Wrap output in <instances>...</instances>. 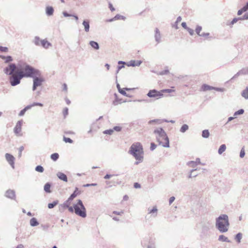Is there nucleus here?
<instances>
[{"mask_svg":"<svg viewBox=\"0 0 248 248\" xmlns=\"http://www.w3.org/2000/svg\"><path fill=\"white\" fill-rule=\"evenodd\" d=\"M17 67L15 63H10L4 69V72L7 75L11 76L9 82L12 86H15L20 83L23 78L19 71H16Z\"/></svg>","mask_w":248,"mask_h":248,"instance_id":"f257e3e1","label":"nucleus"},{"mask_svg":"<svg viewBox=\"0 0 248 248\" xmlns=\"http://www.w3.org/2000/svg\"><path fill=\"white\" fill-rule=\"evenodd\" d=\"M230 223L228 216L226 214L220 215L216 219V227L221 232L228 231Z\"/></svg>","mask_w":248,"mask_h":248,"instance_id":"f03ea898","label":"nucleus"},{"mask_svg":"<svg viewBox=\"0 0 248 248\" xmlns=\"http://www.w3.org/2000/svg\"><path fill=\"white\" fill-rule=\"evenodd\" d=\"M154 133L156 135V140L159 145L164 147H169V139L166 133L162 127L155 129L154 131Z\"/></svg>","mask_w":248,"mask_h":248,"instance_id":"7ed1b4c3","label":"nucleus"},{"mask_svg":"<svg viewBox=\"0 0 248 248\" xmlns=\"http://www.w3.org/2000/svg\"><path fill=\"white\" fill-rule=\"evenodd\" d=\"M67 208L70 212H74L76 215L80 217L85 218L87 216L86 208L81 200H78L77 203L74 204L73 207L69 206Z\"/></svg>","mask_w":248,"mask_h":248,"instance_id":"20e7f679","label":"nucleus"},{"mask_svg":"<svg viewBox=\"0 0 248 248\" xmlns=\"http://www.w3.org/2000/svg\"><path fill=\"white\" fill-rule=\"evenodd\" d=\"M23 78H33L35 76H41V72L31 66L25 63L22 70L19 71Z\"/></svg>","mask_w":248,"mask_h":248,"instance_id":"39448f33","label":"nucleus"},{"mask_svg":"<svg viewBox=\"0 0 248 248\" xmlns=\"http://www.w3.org/2000/svg\"><path fill=\"white\" fill-rule=\"evenodd\" d=\"M128 153L131 155H142L143 149L142 144L139 142L133 143L130 147Z\"/></svg>","mask_w":248,"mask_h":248,"instance_id":"423d86ee","label":"nucleus"},{"mask_svg":"<svg viewBox=\"0 0 248 248\" xmlns=\"http://www.w3.org/2000/svg\"><path fill=\"white\" fill-rule=\"evenodd\" d=\"M147 95L150 98H154L155 99H158L163 96V94L162 93L161 90L158 91L155 89L150 90Z\"/></svg>","mask_w":248,"mask_h":248,"instance_id":"0eeeda50","label":"nucleus"},{"mask_svg":"<svg viewBox=\"0 0 248 248\" xmlns=\"http://www.w3.org/2000/svg\"><path fill=\"white\" fill-rule=\"evenodd\" d=\"M40 76H35L32 78H33L32 90L33 91L36 90L37 87L41 86L42 83L44 81V78H40Z\"/></svg>","mask_w":248,"mask_h":248,"instance_id":"6e6552de","label":"nucleus"},{"mask_svg":"<svg viewBox=\"0 0 248 248\" xmlns=\"http://www.w3.org/2000/svg\"><path fill=\"white\" fill-rule=\"evenodd\" d=\"M211 90L221 92H223L225 91V89L223 88L214 87L206 84H203L201 87V91L204 92Z\"/></svg>","mask_w":248,"mask_h":248,"instance_id":"1a4fd4ad","label":"nucleus"},{"mask_svg":"<svg viewBox=\"0 0 248 248\" xmlns=\"http://www.w3.org/2000/svg\"><path fill=\"white\" fill-rule=\"evenodd\" d=\"M22 124V121H18L16 124V126L14 127V132L17 136L22 135V134H20V132L21 131Z\"/></svg>","mask_w":248,"mask_h":248,"instance_id":"9d476101","label":"nucleus"},{"mask_svg":"<svg viewBox=\"0 0 248 248\" xmlns=\"http://www.w3.org/2000/svg\"><path fill=\"white\" fill-rule=\"evenodd\" d=\"M5 196L7 198L15 200L16 199V193L15 190L10 189L7 190L5 193Z\"/></svg>","mask_w":248,"mask_h":248,"instance_id":"9b49d317","label":"nucleus"},{"mask_svg":"<svg viewBox=\"0 0 248 248\" xmlns=\"http://www.w3.org/2000/svg\"><path fill=\"white\" fill-rule=\"evenodd\" d=\"M155 40L157 44H159V43H160L161 41V36L160 31L158 28H156L155 29Z\"/></svg>","mask_w":248,"mask_h":248,"instance_id":"f8f14e48","label":"nucleus"},{"mask_svg":"<svg viewBox=\"0 0 248 248\" xmlns=\"http://www.w3.org/2000/svg\"><path fill=\"white\" fill-rule=\"evenodd\" d=\"M6 160L11 165L13 169L15 168V160L14 156H5Z\"/></svg>","mask_w":248,"mask_h":248,"instance_id":"ddd939ff","label":"nucleus"},{"mask_svg":"<svg viewBox=\"0 0 248 248\" xmlns=\"http://www.w3.org/2000/svg\"><path fill=\"white\" fill-rule=\"evenodd\" d=\"M82 25L84 28V31L88 32L90 31V21L89 19H84L82 22Z\"/></svg>","mask_w":248,"mask_h":248,"instance_id":"4468645a","label":"nucleus"},{"mask_svg":"<svg viewBox=\"0 0 248 248\" xmlns=\"http://www.w3.org/2000/svg\"><path fill=\"white\" fill-rule=\"evenodd\" d=\"M142 63L141 61H135V60H131L127 64V66H140Z\"/></svg>","mask_w":248,"mask_h":248,"instance_id":"2eb2a0df","label":"nucleus"},{"mask_svg":"<svg viewBox=\"0 0 248 248\" xmlns=\"http://www.w3.org/2000/svg\"><path fill=\"white\" fill-rule=\"evenodd\" d=\"M57 177L61 180L64 181V182H67V177L66 174H65L64 173L62 172H58L57 173Z\"/></svg>","mask_w":248,"mask_h":248,"instance_id":"dca6fc26","label":"nucleus"},{"mask_svg":"<svg viewBox=\"0 0 248 248\" xmlns=\"http://www.w3.org/2000/svg\"><path fill=\"white\" fill-rule=\"evenodd\" d=\"M41 45L45 48L47 49L52 46L51 44L46 39L41 40Z\"/></svg>","mask_w":248,"mask_h":248,"instance_id":"f3484780","label":"nucleus"},{"mask_svg":"<svg viewBox=\"0 0 248 248\" xmlns=\"http://www.w3.org/2000/svg\"><path fill=\"white\" fill-rule=\"evenodd\" d=\"M54 8L53 7L48 6L46 8V14L47 16H51L54 13Z\"/></svg>","mask_w":248,"mask_h":248,"instance_id":"a211bd4d","label":"nucleus"},{"mask_svg":"<svg viewBox=\"0 0 248 248\" xmlns=\"http://www.w3.org/2000/svg\"><path fill=\"white\" fill-rule=\"evenodd\" d=\"M80 191L78 190V187H76L75 191L70 196L69 200H73L75 198H76L78 195L80 194Z\"/></svg>","mask_w":248,"mask_h":248,"instance_id":"6ab92c4d","label":"nucleus"},{"mask_svg":"<svg viewBox=\"0 0 248 248\" xmlns=\"http://www.w3.org/2000/svg\"><path fill=\"white\" fill-rule=\"evenodd\" d=\"M199 170L198 168L193 169L190 170L189 173L187 176L188 178H191L192 177H196L199 174L198 173H196L195 171Z\"/></svg>","mask_w":248,"mask_h":248,"instance_id":"aec40b11","label":"nucleus"},{"mask_svg":"<svg viewBox=\"0 0 248 248\" xmlns=\"http://www.w3.org/2000/svg\"><path fill=\"white\" fill-rule=\"evenodd\" d=\"M148 214H151L154 217H155L157 216V209L156 206H154L152 209H148Z\"/></svg>","mask_w":248,"mask_h":248,"instance_id":"412c9836","label":"nucleus"},{"mask_svg":"<svg viewBox=\"0 0 248 248\" xmlns=\"http://www.w3.org/2000/svg\"><path fill=\"white\" fill-rule=\"evenodd\" d=\"M30 224L31 227H35L38 225L39 223L35 217H32L30 219Z\"/></svg>","mask_w":248,"mask_h":248,"instance_id":"4be33fe9","label":"nucleus"},{"mask_svg":"<svg viewBox=\"0 0 248 248\" xmlns=\"http://www.w3.org/2000/svg\"><path fill=\"white\" fill-rule=\"evenodd\" d=\"M89 45L94 49L98 50L99 49V45L97 42L91 41L89 42Z\"/></svg>","mask_w":248,"mask_h":248,"instance_id":"5701e85b","label":"nucleus"},{"mask_svg":"<svg viewBox=\"0 0 248 248\" xmlns=\"http://www.w3.org/2000/svg\"><path fill=\"white\" fill-rule=\"evenodd\" d=\"M0 58L5 60V63H9L13 61V59L11 56H5L3 55H0Z\"/></svg>","mask_w":248,"mask_h":248,"instance_id":"b1692460","label":"nucleus"},{"mask_svg":"<svg viewBox=\"0 0 248 248\" xmlns=\"http://www.w3.org/2000/svg\"><path fill=\"white\" fill-rule=\"evenodd\" d=\"M51 185L50 183H46L44 186V190L46 193H49L51 192L50 190Z\"/></svg>","mask_w":248,"mask_h":248,"instance_id":"393cba45","label":"nucleus"},{"mask_svg":"<svg viewBox=\"0 0 248 248\" xmlns=\"http://www.w3.org/2000/svg\"><path fill=\"white\" fill-rule=\"evenodd\" d=\"M248 10V6L245 4L241 9L239 10L237 12V15L240 16L243 13L245 12Z\"/></svg>","mask_w":248,"mask_h":248,"instance_id":"a878e982","label":"nucleus"},{"mask_svg":"<svg viewBox=\"0 0 248 248\" xmlns=\"http://www.w3.org/2000/svg\"><path fill=\"white\" fill-rule=\"evenodd\" d=\"M241 95L245 99H248V86L242 92Z\"/></svg>","mask_w":248,"mask_h":248,"instance_id":"bb28decb","label":"nucleus"},{"mask_svg":"<svg viewBox=\"0 0 248 248\" xmlns=\"http://www.w3.org/2000/svg\"><path fill=\"white\" fill-rule=\"evenodd\" d=\"M125 62H123V61H119L118 62V64H119L118 66H117V70L116 71V74L118 73L119 71L123 68H124V64H125Z\"/></svg>","mask_w":248,"mask_h":248,"instance_id":"cd10ccee","label":"nucleus"},{"mask_svg":"<svg viewBox=\"0 0 248 248\" xmlns=\"http://www.w3.org/2000/svg\"><path fill=\"white\" fill-rule=\"evenodd\" d=\"M72 200H69V198L63 202V204H61L60 206H62L63 208H66L69 207V205L70 204Z\"/></svg>","mask_w":248,"mask_h":248,"instance_id":"c85d7f7f","label":"nucleus"},{"mask_svg":"<svg viewBox=\"0 0 248 248\" xmlns=\"http://www.w3.org/2000/svg\"><path fill=\"white\" fill-rule=\"evenodd\" d=\"M218 240L219 241L230 242V240H229L227 237L223 235H219Z\"/></svg>","mask_w":248,"mask_h":248,"instance_id":"c756f323","label":"nucleus"},{"mask_svg":"<svg viewBox=\"0 0 248 248\" xmlns=\"http://www.w3.org/2000/svg\"><path fill=\"white\" fill-rule=\"evenodd\" d=\"M58 203H59L58 200L54 201L52 202L49 203L48 204V208L49 209H52V208H54L55 206H56Z\"/></svg>","mask_w":248,"mask_h":248,"instance_id":"7c9ffc66","label":"nucleus"},{"mask_svg":"<svg viewBox=\"0 0 248 248\" xmlns=\"http://www.w3.org/2000/svg\"><path fill=\"white\" fill-rule=\"evenodd\" d=\"M135 157L137 161L135 162V164L138 165L143 160V156H134Z\"/></svg>","mask_w":248,"mask_h":248,"instance_id":"2f4dec72","label":"nucleus"},{"mask_svg":"<svg viewBox=\"0 0 248 248\" xmlns=\"http://www.w3.org/2000/svg\"><path fill=\"white\" fill-rule=\"evenodd\" d=\"M210 133L208 130L205 129L202 131V136L203 138H208L209 137Z\"/></svg>","mask_w":248,"mask_h":248,"instance_id":"473e14b6","label":"nucleus"},{"mask_svg":"<svg viewBox=\"0 0 248 248\" xmlns=\"http://www.w3.org/2000/svg\"><path fill=\"white\" fill-rule=\"evenodd\" d=\"M226 146L225 144H222L219 148L218 150V153L219 155L222 154L226 150Z\"/></svg>","mask_w":248,"mask_h":248,"instance_id":"72a5a7b5","label":"nucleus"},{"mask_svg":"<svg viewBox=\"0 0 248 248\" xmlns=\"http://www.w3.org/2000/svg\"><path fill=\"white\" fill-rule=\"evenodd\" d=\"M162 123L161 120L159 119H154L152 120H150L148 122V124H160Z\"/></svg>","mask_w":248,"mask_h":248,"instance_id":"f704fd0d","label":"nucleus"},{"mask_svg":"<svg viewBox=\"0 0 248 248\" xmlns=\"http://www.w3.org/2000/svg\"><path fill=\"white\" fill-rule=\"evenodd\" d=\"M242 238V234L241 232H239L235 236V239L238 243H240L241 240Z\"/></svg>","mask_w":248,"mask_h":248,"instance_id":"c9c22d12","label":"nucleus"},{"mask_svg":"<svg viewBox=\"0 0 248 248\" xmlns=\"http://www.w3.org/2000/svg\"><path fill=\"white\" fill-rule=\"evenodd\" d=\"M188 129V125L186 124H183L180 128V131L182 133H185Z\"/></svg>","mask_w":248,"mask_h":248,"instance_id":"e433bc0d","label":"nucleus"},{"mask_svg":"<svg viewBox=\"0 0 248 248\" xmlns=\"http://www.w3.org/2000/svg\"><path fill=\"white\" fill-rule=\"evenodd\" d=\"M187 165L190 167H192L193 168H195L197 164H196V162H195V161H189L187 163Z\"/></svg>","mask_w":248,"mask_h":248,"instance_id":"4c0bfd02","label":"nucleus"},{"mask_svg":"<svg viewBox=\"0 0 248 248\" xmlns=\"http://www.w3.org/2000/svg\"><path fill=\"white\" fill-rule=\"evenodd\" d=\"M41 40L38 36H35L34 40V43L36 46H40Z\"/></svg>","mask_w":248,"mask_h":248,"instance_id":"58836bf2","label":"nucleus"},{"mask_svg":"<svg viewBox=\"0 0 248 248\" xmlns=\"http://www.w3.org/2000/svg\"><path fill=\"white\" fill-rule=\"evenodd\" d=\"M114 19L116 20H119V19H122V20H125V17L123 16H121L120 15H119V14H117L114 17Z\"/></svg>","mask_w":248,"mask_h":248,"instance_id":"ea45409f","label":"nucleus"},{"mask_svg":"<svg viewBox=\"0 0 248 248\" xmlns=\"http://www.w3.org/2000/svg\"><path fill=\"white\" fill-rule=\"evenodd\" d=\"M244 113V110L242 108L240 109L234 113L233 116H237V115H242Z\"/></svg>","mask_w":248,"mask_h":248,"instance_id":"a19ab883","label":"nucleus"},{"mask_svg":"<svg viewBox=\"0 0 248 248\" xmlns=\"http://www.w3.org/2000/svg\"><path fill=\"white\" fill-rule=\"evenodd\" d=\"M35 170L36 171L39 172H43L44 170V169L43 167L41 165H38L35 167Z\"/></svg>","mask_w":248,"mask_h":248,"instance_id":"79ce46f5","label":"nucleus"},{"mask_svg":"<svg viewBox=\"0 0 248 248\" xmlns=\"http://www.w3.org/2000/svg\"><path fill=\"white\" fill-rule=\"evenodd\" d=\"M119 92L124 96L129 97H131L130 95H129L126 93L125 90L124 89V88L123 89H122L121 90H119Z\"/></svg>","mask_w":248,"mask_h":248,"instance_id":"37998d69","label":"nucleus"},{"mask_svg":"<svg viewBox=\"0 0 248 248\" xmlns=\"http://www.w3.org/2000/svg\"><path fill=\"white\" fill-rule=\"evenodd\" d=\"M103 133L104 134H108V135H111L113 133V129H107V130L104 131Z\"/></svg>","mask_w":248,"mask_h":248,"instance_id":"c03bdc74","label":"nucleus"},{"mask_svg":"<svg viewBox=\"0 0 248 248\" xmlns=\"http://www.w3.org/2000/svg\"><path fill=\"white\" fill-rule=\"evenodd\" d=\"M241 70L243 75H248V67L243 68Z\"/></svg>","mask_w":248,"mask_h":248,"instance_id":"a18cd8bd","label":"nucleus"},{"mask_svg":"<svg viewBox=\"0 0 248 248\" xmlns=\"http://www.w3.org/2000/svg\"><path fill=\"white\" fill-rule=\"evenodd\" d=\"M175 90L170 89H163L161 90L162 93L163 94L164 93H170L172 92H174Z\"/></svg>","mask_w":248,"mask_h":248,"instance_id":"49530a36","label":"nucleus"},{"mask_svg":"<svg viewBox=\"0 0 248 248\" xmlns=\"http://www.w3.org/2000/svg\"><path fill=\"white\" fill-rule=\"evenodd\" d=\"M202 27L200 26H197L196 28L195 31H196V33L199 36L201 35L200 32L202 31Z\"/></svg>","mask_w":248,"mask_h":248,"instance_id":"de8ad7c7","label":"nucleus"},{"mask_svg":"<svg viewBox=\"0 0 248 248\" xmlns=\"http://www.w3.org/2000/svg\"><path fill=\"white\" fill-rule=\"evenodd\" d=\"M63 140L66 142V143H73V141L72 139H71L70 138H67V137H63Z\"/></svg>","mask_w":248,"mask_h":248,"instance_id":"09e8293b","label":"nucleus"},{"mask_svg":"<svg viewBox=\"0 0 248 248\" xmlns=\"http://www.w3.org/2000/svg\"><path fill=\"white\" fill-rule=\"evenodd\" d=\"M68 108H65L63 111V115L64 118H65L68 115Z\"/></svg>","mask_w":248,"mask_h":248,"instance_id":"8fccbe9b","label":"nucleus"},{"mask_svg":"<svg viewBox=\"0 0 248 248\" xmlns=\"http://www.w3.org/2000/svg\"><path fill=\"white\" fill-rule=\"evenodd\" d=\"M240 20H248V13H246L242 17H239Z\"/></svg>","mask_w":248,"mask_h":248,"instance_id":"3c124183","label":"nucleus"},{"mask_svg":"<svg viewBox=\"0 0 248 248\" xmlns=\"http://www.w3.org/2000/svg\"><path fill=\"white\" fill-rule=\"evenodd\" d=\"M8 48L7 47L2 46H0V51L6 52L8 51Z\"/></svg>","mask_w":248,"mask_h":248,"instance_id":"603ef678","label":"nucleus"},{"mask_svg":"<svg viewBox=\"0 0 248 248\" xmlns=\"http://www.w3.org/2000/svg\"><path fill=\"white\" fill-rule=\"evenodd\" d=\"M122 127L119 126H115L112 129H113V131L115 130L117 132H120L122 130Z\"/></svg>","mask_w":248,"mask_h":248,"instance_id":"864d4df0","label":"nucleus"},{"mask_svg":"<svg viewBox=\"0 0 248 248\" xmlns=\"http://www.w3.org/2000/svg\"><path fill=\"white\" fill-rule=\"evenodd\" d=\"M169 73V70L168 69H165L164 70H163V71H161L159 73V75H167Z\"/></svg>","mask_w":248,"mask_h":248,"instance_id":"5fc2aeb1","label":"nucleus"},{"mask_svg":"<svg viewBox=\"0 0 248 248\" xmlns=\"http://www.w3.org/2000/svg\"><path fill=\"white\" fill-rule=\"evenodd\" d=\"M157 145L154 142L151 143L150 150L151 151H154Z\"/></svg>","mask_w":248,"mask_h":248,"instance_id":"6e6d98bb","label":"nucleus"},{"mask_svg":"<svg viewBox=\"0 0 248 248\" xmlns=\"http://www.w3.org/2000/svg\"><path fill=\"white\" fill-rule=\"evenodd\" d=\"M240 20V17H235V18H234L232 21H231V25H233L234 24V23H236L238 20Z\"/></svg>","mask_w":248,"mask_h":248,"instance_id":"4d7b16f0","label":"nucleus"},{"mask_svg":"<svg viewBox=\"0 0 248 248\" xmlns=\"http://www.w3.org/2000/svg\"><path fill=\"white\" fill-rule=\"evenodd\" d=\"M242 75V73L241 70H240L236 74L234 75V76L231 78V79H233V78H236L238 77L239 76Z\"/></svg>","mask_w":248,"mask_h":248,"instance_id":"13d9d810","label":"nucleus"},{"mask_svg":"<svg viewBox=\"0 0 248 248\" xmlns=\"http://www.w3.org/2000/svg\"><path fill=\"white\" fill-rule=\"evenodd\" d=\"M108 7L111 12H113L115 10V8L113 6L112 3H110V2H108Z\"/></svg>","mask_w":248,"mask_h":248,"instance_id":"bf43d9fd","label":"nucleus"},{"mask_svg":"<svg viewBox=\"0 0 248 248\" xmlns=\"http://www.w3.org/2000/svg\"><path fill=\"white\" fill-rule=\"evenodd\" d=\"M186 30L189 32L190 35H193V34H194V31H193V29L188 27L187 29H186Z\"/></svg>","mask_w":248,"mask_h":248,"instance_id":"052dcab7","label":"nucleus"},{"mask_svg":"<svg viewBox=\"0 0 248 248\" xmlns=\"http://www.w3.org/2000/svg\"><path fill=\"white\" fill-rule=\"evenodd\" d=\"M32 106L33 107L36 106H40V107H43V104L41 103L34 102L32 104Z\"/></svg>","mask_w":248,"mask_h":248,"instance_id":"680f3d73","label":"nucleus"},{"mask_svg":"<svg viewBox=\"0 0 248 248\" xmlns=\"http://www.w3.org/2000/svg\"><path fill=\"white\" fill-rule=\"evenodd\" d=\"M32 106L33 107L36 106H40V107H43V104L41 103L34 102L32 104Z\"/></svg>","mask_w":248,"mask_h":248,"instance_id":"e2e57ef3","label":"nucleus"},{"mask_svg":"<svg viewBox=\"0 0 248 248\" xmlns=\"http://www.w3.org/2000/svg\"><path fill=\"white\" fill-rule=\"evenodd\" d=\"M62 14L65 17H70V16H72V14H70L69 13H68L66 11H64L62 13Z\"/></svg>","mask_w":248,"mask_h":248,"instance_id":"0e129e2a","label":"nucleus"},{"mask_svg":"<svg viewBox=\"0 0 248 248\" xmlns=\"http://www.w3.org/2000/svg\"><path fill=\"white\" fill-rule=\"evenodd\" d=\"M175 198L174 197L172 196L169 199V204L170 205L175 200Z\"/></svg>","mask_w":248,"mask_h":248,"instance_id":"69168bd1","label":"nucleus"},{"mask_svg":"<svg viewBox=\"0 0 248 248\" xmlns=\"http://www.w3.org/2000/svg\"><path fill=\"white\" fill-rule=\"evenodd\" d=\"M26 110L23 108V109H22V110L20 111V112H19V114H18V115H19V116H23V115H24L25 113L26 112Z\"/></svg>","mask_w":248,"mask_h":248,"instance_id":"338daca9","label":"nucleus"},{"mask_svg":"<svg viewBox=\"0 0 248 248\" xmlns=\"http://www.w3.org/2000/svg\"><path fill=\"white\" fill-rule=\"evenodd\" d=\"M134 187L135 188H139L140 187V185L138 183H135L134 184Z\"/></svg>","mask_w":248,"mask_h":248,"instance_id":"774afa93","label":"nucleus"}]
</instances>
